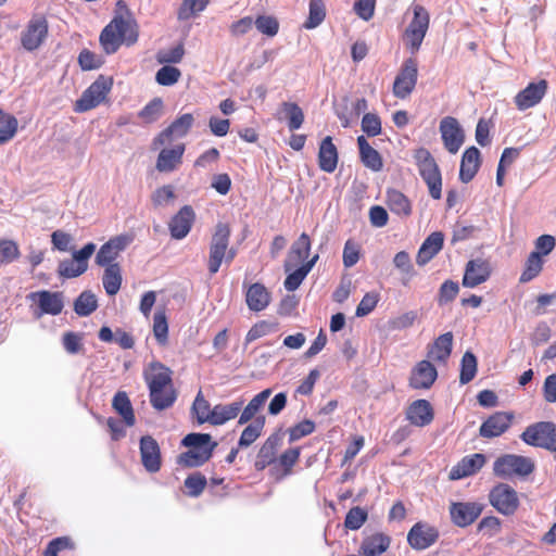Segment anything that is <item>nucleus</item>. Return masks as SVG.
Listing matches in <instances>:
<instances>
[{"mask_svg":"<svg viewBox=\"0 0 556 556\" xmlns=\"http://www.w3.org/2000/svg\"><path fill=\"white\" fill-rule=\"evenodd\" d=\"M143 380L149 389L152 407L164 410L174 405L177 391L173 383V371L160 361L150 362L142 371Z\"/></svg>","mask_w":556,"mask_h":556,"instance_id":"nucleus-1","label":"nucleus"},{"mask_svg":"<svg viewBox=\"0 0 556 556\" xmlns=\"http://www.w3.org/2000/svg\"><path fill=\"white\" fill-rule=\"evenodd\" d=\"M139 26L134 18L116 15L102 29L99 42L106 54L115 53L122 45L130 47L138 41Z\"/></svg>","mask_w":556,"mask_h":556,"instance_id":"nucleus-2","label":"nucleus"},{"mask_svg":"<svg viewBox=\"0 0 556 556\" xmlns=\"http://www.w3.org/2000/svg\"><path fill=\"white\" fill-rule=\"evenodd\" d=\"M182 445L188 450L178 457V463L188 468L200 467L213 455L216 442L208 433H189L182 439Z\"/></svg>","mask_w":556,"mask_h":556,"instance_id":"nucleus-3","label":"nucleus"},{"mask_svg":"<svg viewBox=\"0 0 556 556\" xmlns=\"http://www.w3.org/2000/svg\"><path fill=\"white\" fill-rule=\"evenodd\" d=\"M230 233V227L227 224L216 225L208 247L207 269L211 276L218 273L223 261L229 264L237 255V251L229 248Z\"/></svg>","mask_w":556,"mask_h":556,"instance_id":"nucleus-4","label":"nucleus"},{"mask_svg":"<svg viewBox=\"0 0 556 556\" xmlns=\"http://www.w3.org/2000/svg\"><path fill=\"white\" fill-rule=\"evenodd\" d=\"M419 174L429 188V193L434 200L442 197V177L438 164L431 153L420 148L414 154Z\"/></svg>","mask_w":556,"mask_h":556,"instance_id":"nucleus-5","label":"nucleus"},{"mask_svg":"<svg viewBox=\"0 0 556 556\" xmlns=\"http://www.w3.org/2000/svg\"><path fill=\"white\" fill-rule=\"evenodd\" d=\"M113 87V78L99 75L98 78L83 92L74 103L76 113L88 112L108 100Z\"/></svg>","mask_w":556,"mask_h":556,"instance_id":"nucleus-6","label":"nucleus"},{"mask_svg":"<svg viewBox=\"0 0 556 556\" xmlns=\"http://www.w3.org/2000/svg\"><path fill=\"white\" fill-rule=\"evenodd\" d=\"M528 445L556 452V425L552 421H539L528 426L520 434Z\"/></svg>","mask_w":556,"mask_h":556,"instance_id":"nucleus-7","label":"nucleus"},{"mask_svg":"<svg viewBox=\"0 0 556 556\" xmlns=\"http://www.w3.org/2000/svg\"><path fill=\"white\" fill-rule=\"evenodd\" d=\"M413 20L408 24L403 39L406 47L413 52H417L425 39L430 24V15L427 9L420 4L413 7Z\"/></svg>","mask_w":556,"mask_h":556,"instance_id":"nucleus-8","label":"nucleus"},{"mask_svg":"<svg viewBox=\"0 0 556 556\" xmlns=\"http://www.w3.org/2000/svg\"><path fill=\"white\" fill-rule=\"evenodd\" d=\"M534 468L535 465L531 458L515 454L502 455L493 464V472L500 478L527 477L534 471Z\"/></svg>","mask_w":556,"mask_h":556,"instance_id":"nucleus-9","label":"nucleus"},{"mask_svg":"<svg viewBox=\"0 0 556 556\" xmlns=\"http://www.w3.org/2000/svg\"><path fill=\"white\" fill-rule=\"evenodd\" d=\"M49 35V22L43 14H35L21 33V46L28 52L38 50Z\"/></svg>","mask_w":556,"mask_h":556,"instance_id":"nucleus-10","label":"nucleus"},{"mask_svg":"<svg viewBox=\"0 0 556 556\" xmlns=\"http://www.w3.org/2000/svg\"><path fill=\"white\" fill-rule=\"evenodd\" d=\"M489 501L504 516L514 515L520 505L517 491L507 483L494 485L489 493Z\"/></svg>","mask_w":556,"mask_h":556,"instance_id":"nucleus-11","label":"nucleus"},{"mask_svg":"<svg viewBox=\"0 0 556 556\" xmlns=\"http://www.w3.org/2000/svg\"><path fill=\"white\" fill-rule=\"evenodd\" d=\"M418 78V63L414 58L406 59L393 83V94L399 99H406L414 91Z\"/></svg>","mask_w":556,"mask_h":556,"instance_id":"nucleus-12","label":"nucleus"},{"mask_svg":"<svg viewBox=\"0 0 556 556\" xmlns=\"http://www.w3.org/2000/svg\"><path fill=\"white\" fill-rule=\"evenodd\" d=\"M134 241L130 233H122L112 237L105 242L96 255V264L99 266H111L117 264L115 261L119 254Z\"/></svg>","mask_w":556,"mask_h":556,"instance_id":"nucleus-13","label":"nucleus"},{"mask_svg":"<svg viewBox=\"0 0 556 556\" xmlns=\"http://www.w3.org/2000/svg\"><path fill=\"white\" fill-rule=\"evenodd\" d=\"M194 123L193 115L190 113L178 116L172 124L162 130L152 141L154 150L172 142L174 138L185 137Z\"/></svg>","mask_w":556,"mask_h":556,"instance_id":"nucleus-14","label":"nucleus"},{"mask_svg":"<svg viewBox=\"0 0 556 556\" xmlns=\"http://www.w3.org/2000/svg\"><path fill=\"white\" fill-rule=\"evenodd\" d=\"M440 536L439 530L427 522H416L407 533V542L413 549L424 551L432 546Z\"/></svg>","mask_w":556,"mask_h":556,"instance_id":"nucleus-15","label":"nucleus"},{"mask_svg":"<svg viewBox=\"0 0 556 556\" xmlns=\"http://www.w3.org/2000/svg\"><path fill=\"white\" fill-rule=\"evenodd\" d=\"M515 419L513 412H495L480 426L479 434L485 439H492L505 433Z\"/></svg>","mask_w":556,"mask_h":556,"instance_id":"nucleus-16","label":"nucleus"},{"mask_svg":"<svg viewBox=\"0 0 556 556\" xmlns=\"http://www.w3.org/2000/svg\"><path fill=\"white\" fill-rule=\"evenodd\" d=\"M440 132L445 149L455 154L464 143V131L455 117L446 116L440 122Z\"/></svg>","mask_w":556,"mask_h":556,"instance_id":"nucleus-17","label":"nucleus"},{"mask_svg":"<svg viewBox=\"0 0 556 556\" xmlns=\"http://www.w3.org/2000/svg\"><path fill=\"white\" fill-rule=\"evenodd\" d=\"M482 505L473 502H454L450 506L452 522L460 528L472 525L482 513Z\"/></svg>","mask_w":556,"mask_h":556,"instance_id":"nucleus-18","label":"nucleus"},{"mask_svg":"<svg viewBox=\"0 0 556 556\" xmlns=\"http://www.w3.org/2000/svg\"><path fill=\"white\" fill-rule=\"evenodd\" d=\"M548 84L545 79L536 83H530L525 89L520 90L514 98L515 105L519 111H526L535 106L546 94Z\"/></svg>","mask_w":556,"mask_h":556,"instance_id":"nucleus-19","label":"nucleus"},{"mask_svg":"<svg viewBox=\"0 0 556 556\" xmlns=\"http://www.w3.org/2000/svg\"><path fill=\"white\" fill-rule=\"evenodd\" d=\"M27 299L38 305V317L49 314L59 315L63 309L62 293L48 290L30 292Z\"/></svg>","mask_w":556,"mask_h":556,"instance_id":"nucleus-20","label":"nucleus"},{"mask_svg":"<svg viewBox=\"0 0 556 556\" xmlns=\"http://www.w3.org/2000/svg\"><path fill=\"white\" fill-rule=\"evenodd\" d=\"M312 248V241L306 232H302L300 237L292 243L287 258L283 264L285 271H290L308 260Z\"/></svg>","mask_w":556,"mask_h":556,"instance_id":"nucleus-21","label":"nucleus"},{"mask_svg":"<svg viewBox=\"0 0 556 556\" xmlns=\"http://www.w3.org/2000/svg\"><path fill=\"white\" fill-rule=\"evenodd\" d=\"M185 151V143L161 149L156 157L155 169L159 173H173L177 170L182 164Z\"/></svg>","mask_w":556,"mask_h":556,"instance_id":"nucleus-22","label":"nucleus"},{"mask_svg":"<svg viewBox=\"0 0 556 556\" xmlns=\"http://www.w3.org/2000/svg\"><path fill=\"white\" fill-rule=\"evenodd\" d=\"M405 417L410 425L422 428L433 421L434 409L428 400L419 399L407 406Z\"/></svg>","mask_w":556,"mask_h":556,"instance_id":"nucleus-23","label":"nucleus"},{"mask_svg":"<svg viewBox=\"0 0 556 556\" xmlns=\"http://www.w3.org/2000/svg\"><path fill=\"white\" fill-rule=\"evenodd\" d=\"M195 220V213L190 205H184L170 219L168 229L172 238L181 240L188 236Z\"/></svg>","mask_w":556,"mask_h":556,"instance_id":"nucleus-24","label":"nucleus"},{"mask_svg":"<svg viewBox=\"0 0 556 556\" xmlns=\"http://www.w3.org/2000/svg\"><path fill=\"white\" fill-rule=\"evenodd\" d=\"M438 372L429 361H420L412 369L409 387L415 390L429 389L437 380Z\"/></svg>","mask_w":556,"mask_h":556,"instance_id":"nucleus-25","label":"nucleus"},{"mask_svg":"<svg viewBox=\"0 0 556 556\" xmlns=\"http://www.w3.org/2000/svg\"><path fill=\"white\" fill-rule=\"evenodd\" d=\"M486 463L484 454L475 453L463 457L450 471L451 480H459L477 473Z\"/></svg>","mask_w":556,"mask_h":556,"instance_id":"nucleus-26","label":"nucleus"},{"mask_svg":"<svg viewBox=\"0 0 556 556\" xmlns=\"http://www.w3.org/2000/svg\"><path fill=\"white\" fill-rule=\"evenodd\" d=\"M491 267L483 260H471L466 264L462 285L466 288H475L489 279Z\"/></svg>","mask_w":556,"mask_h":556,"instance_id":"nucleus-27","label":"nucleus"},{"mask_svg":"<svg viewBox=\"0 0 556 556\" xmlns=\"http://www.w3.org/2000/svg\"><path fill=\"white\" fill-rule=\"evenodd\" d=\"M140 456L143 467L149 472H157L161 468V452L155 439L144 435L140 440Z\"/></svg>","mask_w":556,"mask_h":556,"instance_id":"nucleus-28","label":"nucleus"},{"mask_svg":"<svg viewBox=\"0 0 556 556\" xmlns=\"http://www.w3.org/2000/svg\"><path fill=\"white\" fill-rule=\"evenodd\" d=\"M271 302V293L261 282L250 285L245 291V303L250 311L262 312L268 307Z\"/></svg>","mask_w":556,"mask_h":556,"instance_id":"nucleus-29","label":"nucleus"},{"mask_svg":"<svg viewBox=\"0 0 556 556\" xmlns=\"http://www.w3.org/2000/svg\"><path fill=\"white\" fill-rule=\"evenodd\" d=\"M481 165V153L478 148H467L462 156L459 179L464 184L470 182L477 175Z\"/></svg>","mask_w":556,"mask_h":556,"instance_id":"nucleus-30","label":"nucleus"},{"mask_svg":"<svg viewBox=\"0 0 556 556\" xmlns=\"http://www.w3.org/2000/svg\"><path fill=\"white\" fill-rule=\"evenodd\" d=\"M339 162V153L330 136L325 137L318 149V166L328 174L336 170Z\"/></svg>","mask_w":556,"mask_h":556,"instance_id":"nucleus-31","label":"nucleus"},{"mask_svg":"<svg viewBox=\"0 0 556 556\" xmlns=\"http://www.w3.org/2000/svg\"><path fill=\"white\" fill-rule=\"evenodd\" d=\"M443 243L444 235L441 231L430 233L418 250L416 263L419 266L426 265L442 250Z\"/></svg>","mask_w":556,"mask_h":556,"instance_id":"nucleus-32","label":"nucleus"},{"mask_svg":"<svg viewBox=\"0 0 556 556\" xmlns=\"http://www.w3.org/2000/svg\"><path fill=\"white\" fill-rule=\"evenodd\" d=\"M391 544V538L382 532H376L363 539L359 555L361 556H380Z\"/></svg>","mask_w":556,"mask_h":556,"instance_id":"nucleus-33","label":"nucleus"},{"mask_svg":"<svg viewBox=\"0 0 556 556\" xmlns=\"http://www.w3.org/2000/svg\"><path fill=\"white\" fill-rule=\"evenodd\" d=\"M386 204L393 214L400 217L406 218L412 215L413 206L410 200L396 189H387Z\"/></svg>","mask_w":556,"mask_h":556,"instance_id":"nucleus-34","label":"nucleus"},{"mask_svg":"<svg viewBox=\"0 0 556 556\" xmlns=\"http://www.w3.org/2000/svg\"><path fill=\"white\" fill-rule=\"evenodd\" d=\"M453 333L447 331L439 336L431 345H429L427 356L437 363H446L453 349Z\"/></svg>","mask_w":556,"mask_h":556,"instance_id":"nucleus-35","label":"nucleus"},{"mask_svg":"<svg viewBox=\"0 0 556 556\" xmlns=\"http://www.w3.org/2000/svg\"><path fill=\"white\" fill-rule=\"evenodd\" d=\"M279 445L280 437L278 434H273L267 438L257 453L254 464L256 470H264L269 465L276 464V454Z\"/></svg>","mask_w":556,"mask_h":556,"instance_id":"nucleus-36","label":"nucleus"},{"mask_svg":"<svg viewBox=\"0 0 556 556\" xmlns=\"http://www.w3.org/2000/svg\"><path fill=\"white\" fill-rule=\"evenodd\" d=\"M357 146L359 150V157L364 166L374 172H380L383 167V161L380 153L369 144L364 136H359L357 138Z\"/></svg>","mask_w":556,"mask_h":556,"instance_id":"nucleus-37","label":"nucleus"},{"mask_svg":"<svg viewBox=\"0 0 556 556\" xmlns=\"http://www.w3.org/2000/svg\"><path fill=\"white\" fill-rule=\"evenodd\" d=\"M271 393V389L267 388L255 394L248 405L244 408L242 407L238 424L244 425L252 419L254 420L257 417L256 415L263 409Z\"/></svg>","mask_w":556,"mask_h":556,"instance_id":"nucleus-38","label":"nucleus"},{"mask_svg":"<svg viewBox=\"0 0 556 556\" xmlns=\"http://www.w3.org/2000/svg\"><path fill=\"white\" fill-rule=\"evenodd\" d=\"M318 254L314 255L309 261H306L302 265L296 266L292 270L288 271V276L285 279V288L288 291L296 290L308 273L312 270L316 262L318 261Z\"/></svg>","mask_w":556,"mask_h":556,"instance_id":"nucleus-39","label":"nucleus"},{"mask_svg":"<svg viewBox=\"0 0 556 556\" xmlns=\"http://www.w3.org/2000/svg\"><path fill=\"white\" fill-rule=\"evenodd\" d=\"M243 401H235L230 404H217L213 407L212 425H224L235 419L242 409Z\"/></svg>","mask_w":556,"mask_h":556,"instance_id":"nucleus-40","label":"nucleus"},{"mask_svg":"<svg viewBox=\"0 0 556 556\" xmlns=\"http://www.w3.org/2000/svg\"><path fill=\"white\" fill-rule=\"evenodd\" d=\"M112 407L121 415L126 426L132 427L136 424V417L131 402L125 391H118L115 393Z\"/></svg>","mask_w":556,"mask_h":556,"instance_id":"nucleus-41","label":"nucleus"},{"mask_svg":"<svg viewBox=\"0 0 556 556\" xmlns=\"http://www.w3.org/2000/svg\"><path fill=\"white\" fill-rule=\"evenodd\" d=\"M103 267V288L109 295H115L119 291L123 282L122 267L119 264H113L111 266Z\"/></svg>","mask_w":556,"mask_h":556,"instance_id":"nucleus-42","label":"nucleus"},{"mask_svg":"<svg viewBox=\"0 0 556 556\" xmlns=\"http://www.w3.org/2000/svg\"><path fill=\"white\" fill-rule=\"evenodd\" d=\"M264 426H265V416L256 417L241 432V435L238 441V446L239 447H248L251 444H253L261 437Z\"/></svg>","mask_w":556,"mask_h":556,"instance_id":"nucleus-43","label":"nucleus"},{"mask_svg":"<svg viewBox=\"0 0 556 556\" xmlns=\"http://www.w3.org/2000/svg\"><path fill=\"white\" fill-rule=\"evenodd\" d=\"M18 129L17 118L0 109V146L10 142Z\"/></svg>","mask_w":556,"mask_h":556,"instance_id":"nucleus-44","label":"nucleus"},{"mask_svg":"<svg viewBox=\"0 0 556 556\" xmlns=\"http://www.w3.org/2000/svg\"><path fill=\"white\" fill-rule=\"evenodd\" d=\"M281 112L283 118L288 122V128L290 131H294L303 125L304 113L303 110L294 102H282Z\"/></svg>","mask_w":556,"mask_h":556,"instance_id":"nucleus-45","label":"nucleus"},{"mask_svg":"<svg viewBox=\"0 0 556 556\" xmlns=\"http://www.w3.org/2000/svg\"><path fill=\"white\" fill-rule=\"evenodd\" d=\"M300 448L292 447L286 450L277 459L276 468H274L277 472L280 473V477H287L291 475L293 466L298 463L300 458Z\"/></svg>","mask_w":556,"mask_h":556,"instance_id":"nucleus-46","label":"nucleus"},{"mask_svg":"<svg viewBox=\"0 0 556 556\" xmlns=\"http://www.w3.org/2000/svg\"><path fill=\"white\" fill-rule=\"evenodd\" d=\"M543 258L539 255V252H531L526 261L519 282L527 283L538 277L543 269Z\"/></svg>","mask_w":556,"mask_h":556,"instance_id":"nucleus-47","label":"nucleus"},{"mask_svg":"<svg viewBox=\"0 0 556 556\" xmlns=\"http://www.w3.org/2000/svg\"><path fill=\"white\" fill-rule=\"evenodd\" d=\"M477 367L478 362L476 355L470 351L465 352L460 361L459 382L467 384L473 380L477 374Z\"/></svg>","mask_w":556,"mask_h":556,"instance_id":"nucleus-48","label":"nucleus"},{"mask_svg":"<svg viewBox=\"0 0 556 556\" xmlns=\"http://www.w3.org/2000/svg\"><path fill=\"white\" fill-rule=\"evenodd\" d=\"M184 485L189 497H199L207 486V479L200 471L187 476Z\"/></svg>","mask_w":556,"mask_h":556,"instance_id":"nucleus-49","label":"nucleus"},{"mask_svg":"<svg viewBox=\"0 0 556 556\" xmlns=\"http://www.w3.org/2000/svg\"><path fill=\"white\" fill-rule=\"evenodd\" d=\"M210 0H184L177 11V18L179 21H188L202 12Z\"/></svg>","mask_w":556,"mask_h":556,"instance_id":"nucleus-50","label":"nucleus"},{"mask_svg":"<svg viewBox=\"0 0 556 556\" xmlns=\"http://www.w3.org/2000/svg\"><path fill=\"white\" fill-rule=\"evenodd\" d=\"M326 17V7L323 0H311L308 17L304 23L306 29H313L320 25Z\"/></svg>","mask_w":556,"mask_h":556,"instance_id":"nucleus-51","label":"nucleus"},{"mask_svg":"<svg viewBox=\"0 0 556 556\" xmlns=\"http://www.w3.org/2000/svg\"><path fill=\"white\" fill-rule=\"evenodd\" d=\"M278 329V323L269 320H260L255 323L245 336V344L269 334Z\"/></svg>","mask_w":556,"mask_h":556,"instance_id":"nucleus-52","label":"nucleus"},{"mask_svg":"<svg viewBox=\"0 0 556 556\" xmlns=\"http://www.w3.org/2000/svg\"><path fill=\"white\" fill-rule=\"evenodd\" d=\"M192 412L199 424L210 422L212 425L213 408H211L208 401L204 399L201 391L194 399Z\"/></svg>","mask_w":556,"mask_h":556,"instance_id":"nucleus-53","label":"nucleus"},{"mask_svg":"<svg viewBox=\"0 0 556 556\" xmlns=\"http://www.w3.org/2000/svg\"><path fill=\"white\" fill-rule=\"evenodd\" d=\"M98 307L96 296L88 291H84L74 303V311L78 316H88Z\"/></svg>","mask_w":556,"mask_h":556,"instance_id":"nucleus-54","label":"nucleus"},{"mask_svg":"<svg viewBox=\"0 0 556 556\" xmlns=\"http://www.w3.org/2000/svg\"><path fill=\"white\" fill-rule=\"evenodd\" d=\"M368 519V511L359 506L352 507L345 516L344 527L349 530H358Z\"/></svg>","mask_w":556,"mask_h":556,"instance_id":"nucleus-55","label":"nucleus"},{"mask_svg":"<svg viewBox=\"0 0 556 556\" xmlns=\"http://www.w3.org/2000/svg\"><path fill=\"white\" fill-rule=\"evenodd\" d=\"M185 55V48L182 43H178L169 49H161L157 51L155 59L160 64H176L179 63Z\"/></svg>","mask_w":556,"mask_h":556,"instance_id":"nucleus-56","label":"nucleus"},{"mask_svg":"<svg viewBox=\"0 0 556 556\" xmlns=\"http://www.w3.org/2000/svg\"><path fill=\"white\" fill-rule=\"evenodd\" d=\"M163 111V101L161 98L152 99L143 109L139 112V117L146 123L151 124L157 121Z\"/></svg>","mask_w":556,"mask_h":556,"instance_id":"nucleus-57","label":"nucleus"},{"mask_svg":"<svg viewBox=\"0 0 556 556\" xmlns=\"http://www.w3.org/2000/svg\"><path fill=\"white\" fill-rule=\"evenodd\" d=\"M153 334L161 345H165L168 336V324L164 311H157L153 317Z\"/></svg>","mask_w":556,"mask_h":556,"instance_id":"nucleus-58","label":"nucleus"},{"mask_svg":"<svg viewBox=\"0 0 556 556\" xmlns=\"http://www.w3.org/2000/svg\"><path fill=\"white\" fill-rule=\"evenodd\" d=\"M181 77L179 68L170 65L162 66L155 74V80L161 86H173Z\"/></svg>","mask_w":556,"mask_h":556,"instance_id":"nucleus-59","label":"nucleus"},{"mask_svg":"<svg viewBox=\"0 0 556 556\" xmlns=\"http://www.w3.org/2000/svg\"><path fill=\"white\" fill-rule=\"evenodd\" d=\"M104 63L102 56L89 49H83L78 55V64L83 71H92L100 68Z\"/></svg>","mask_w":556,"mask_h":556,"instance_id":"nucleus-60","label":"nucleus"},{"mask_svg":"<svg viewBox=\"0 0 556 556\" xmlns=\"http://www.w3.org/2000/svg\"><path fill=\"white\" fill-rule=\"evenodd\" d=\"M21 255L17 243L13 240H0V263L9 264L16 261Z\"/></svg>","mask_w":556,"mask_h":556,"instance_id":"nucleus-61","label":"nucleus"},{"mask_svg":"<svg viewBox=\"0 0 556 556\" xmlns=\"http://www.w3.org/2000/svg\"><path fill=\"white\" fill-rule=\"evenodd\" d=\"M87 270L86 266H83L74 257L72 260H65L59 264L58 273L60 276L65 278H75L83 275Z\"/></svg>","mask_w":556,"mask_h":556,"instance_id":"nucleus-62","label":"nucleus"},{"mask_svg":"<svg viewBox=\"0 0 556 556\" xmlns=\"http://www.w3.org/2000/svg\"><path fill=\"white\" fill-rule=\"evenodd\" d=\"M257 30L266 36L274 37L279 30V23L276 17L260 15L255 20Z\"/></svg>","mask_w":556,"mask_h":556,"instance_id":"nucleus-63","label":"nucleus"},{"mask_svg":"<svg viewBox=\"0 0 556 556\" xmlns=\"http://www.w3.org/2000/svg\"><path fill=\"white\" fill-rule=\"evenodd\" d=\"M74 547L72 540L67 536H59L50 541L42 556H58L60 552Z\"/></svg>","mask_w":556,"mask_h":556,"instance_id":"nucleus-64","label":"nucleus"}]
</instances>
